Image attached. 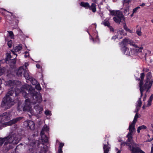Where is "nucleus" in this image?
Masks as SVG:
<instances>
[{"label": "nucleus", "mask_w": 153, "mask_h": 153, "mask_svg": "<svg viewBox=\"0 0 153 153\" xmlns=\"http://www.w3.org/2000/svg\"><path fill=\"white\" fill-rule=\"evenodd\" d=\"M20 93H22L24 97H27V99L25 100L23 106L20 105H18L17 110L19 112L23 110L24 111L30 112L31 114H35L32 108V104L41 102L42 97L39 93H36L34 89L28 85H23L21 88V91L17 87L16 89L14 87L12 88L3 98L1 104V106L4 107L6 109L10 108L14 104L13 101L10 96H12L13 94L17 96Z\"/></svg>", "instance_id": "nucleus-1"}, {"label": "nucleus", "mask_w": 153, "mask_h": 153, "mask_svg": "<svg viewBox=\"0 0 153 153\" xmlns=\"http://www.w3.org/2000/svg\"><path fill=\"white\" fill-rule=\"evenodd\" d=\"M144 76V73H141L140 74V79H138L140 80L139 83V87L141 97L143 95L144 92L145 93L148 91L151 87L153 82V79L152 78V74L151 72H149L147 74L145 80L143 82Z\"/></svg>", "instance_id": "nucleus-2"}, {"label": "nucleus", "mask_w": 153, "mask_h": 153, "mask_svg": "<svg viewBox=\"0 0 153 153\" xmlns=\"http://www.w3.org/2000/svg\"><path fill=\"white\" fill-rule=\"evenodd\" d=\"M127 145L128 146L130 149L132 151V153H145L142 150L139 148L137 147V144L134 143L132 137V140L128 141V138L127 141L126 143Z\"/></svg>", "instance_id": "nucleus-3"}, {"label": "nucleus", "mask_w": 153, "mask_h": 153, "mask_svg": "<svg viewBox=\"0 0 153 153\" xmlns=\"http://www.w3.org/2000/svg\"><path fill=\"white\" fill-rule=\"evenodd\" d=\"M138 111H135L137 112L134 117V118L133 122L129 125L128 129H129V132L127 135V137L128 138V141H131L132 140V133L135 131V125L137 121V119L138 117V115L137 113Z\"/></svg>", "instance_id": "nucleus-4"}, {"label": "nucleus", "mask_w": 153, "mask_h": 153, "mask_svg": "<svg viewBox=\"0 0 153 153\" xmlns=\"http://www.w3.org/2000/svg\"><path fill=\"white\" fill-rule=\"evenodd\" d=\"M117 15L113 18L114 21L117 23H119L120 22H123L124 20V18L123 15L120 12H118Z\"/></svg>", "instance_id": "nucleus-5"}, {"label": "nucleus", "mask_w": 153, "mask_h": 153, "mask_svg": "<svg viewBox=\"0 0 153 153\" xmlns=\"http://www.w3.org/2000/svg\"><path fill=\"white\" fill-rule=\"evenodd\" d=\"M11 115L9 113L6 112L0 115V121L1 123L5 122L10 119Z\"/></svg>", "instance_id": "nucleus-6"}, {"label": "nucleus", "mask_w": 153, "mask_h": 153, "mask_svg": "<svg viewBox=\"0 0 153 153\" xmlns=\"http://www.w3.org/2000/svg\"><path fill=\"white\" fill-rule=\"evenodd\" d=\"M34 140H29V145L26 144L25 146V148L26 149H29V151H30L29 153H32V149L33 146H34L35 144L37 142H36L34 143Z\"/></svg>", "instance_id": "nucleus-7"}, {"label": "nucleus", "mask_w": 153, "mask_h": 153, "mask_svg": "<svg viewBox=\"0 0 153 153\" xmlns=\"http://www.w3.org/2000/svg\"><path fill=\"white\" fill-rule=\"evenodd\" d=\"M117 34L118 35L117 36H113L112 37L111 39L114 40L116 39V38L119 39H121L123 37V36L126 35V33L123 32V30H121L117 31Z\"/></svg>", "instance_id": "nucleus-8"}, {"label": "nucleus", "mask_w": 153, "mask_h": 153, "mask_svg": "<svg viewBox=\"0 0 153 153\" xmlns=\"http://www.w3.org/2000/svg\"><path fill=\"white\" fill-rule=\"evenodd\" d=\"M25 125L27 126L31 130H33L34 129L35 124L34 122L31 120H28L24 122Z\"/></svg>", "instance_id": "nucleus-9"}, {"label": "nucleus", "mask_w": 153, "mask_h": 153, "mask_svg": "<svg viewBox=\"0 0 153 153\" xmlns=\"http://www.w3.org/2000/svg\"><path fill=\"white\" fill-rule=\"evenodd\" d=\"M130 2V0H124L123 1V5L125 9V13H126L128 11L129 3Z\"/></svg>", "instance_id": "nucleus-10"}, {"label": "nucleus", "mask_w": 153, "mask_h": 153, "mask_svg": "<svg viewBox=\"0 0 153 153\" xmlns=\"http://www.w3.org/2000/svg\"><path fill=\"white\" fill-rule=\"evenodd\" d=\"M19 83H20L19 82L14 80H10L6 82V85L10 87L13 86L14 87H18V86L17 85L19 84Z\"/></svg>", "instance_id": "nucleus-11"}, {"label": "nucleus", "mask_w": 153, "mask_h": 153, "mask_svg": "<svg viewBox=\"0 0 153 153\" xmlns=\"http://www.w3.org/2000/svg\"><path fill=\"white\" fill-rule=\"evenodd\" d=\"M23 118V117H19L15 119H14L7 123H6L7 125L8 126H10L13 124L16 123L17 122H19Z\"/></svg>", "instance_id": "nucleus-12"}, {"label": "nucleus", "mask_w": 153, "mask_h": 153, "mask_svg": "<svg viewBox=\"0 0 153 153\" xmlns=\"http://www.w3.org/2000/svg\"><path fill=\"white\" fill-rule=\"evenodd\" d=\"M26 69V66H22L20 67L18 70L16 72V74L18 76H21L25 72Z\"/></svg>", "instance_id": "nucleus-13"}, {"label": "nucleus", "mask_w": 153, "mask_h": 153, "mask_svg": "<svg viewBox=\"0 0 153 153\" xmlns=\"http://www.w3.org/2000/svg\"><path fill=\"white\" fill-rule=\"evenodd\" d=\"M129 42V39L128 38L124 39L122 41L119 43L121 48H123V47H126V46L128 44Z\"/></svg>", "instance_id": "nucleus-14"}, {"label": "nucleus", "mask_w": 153, "mask_h": 153, "mask_svg": "<svg viewBox=\"0 0 153 153\" xmlns=\"http://www.w3.org/2000/svg\"><path fill=\"white\" fill-rule=\"evenodd\" d=\"M129 42H128V44H129L131 46H133L136 48V49H134L135 50L139 52H141L142 50L143 49V48L142 47L140 48L138 47L137 46L135 45V43L132 40H130L129 39Z\"/></svg>", "instance_id": "nucleus-15"}, {"label": "nucleus", "mask_w": 153, "mask_h": 153, "mask_svg": "<svg viewBox=\"0 0 153 153\" xmlns=\"http://www.w3.org/2000/svg\"><path fill=\"white\" fill-rule=\"evenodd\" d=\"M34 109L36 111V112L34 111L33 112L35 113V114L33 115H35L40 114V113L43 111V108L42 106H40L38 105H37L34 107Z\"/></svg>", "instance_id": "nucleus-16"}, {"label": "nucleus", "mask_w": 153, "mask_h": 153, "mask_svg": "<svg viewBox=\"0 0 153 153\" xmlns=\"http://www.w3.org/2000/svg\"><path fill=\"white\" fill-rule=\"evenodd\" d=\"M121 51L124 54L127 56H129L130 54L129 49L127 47H123V48H121Z\"/></svg>", "instance_id": "nucleus-17"}, {"label": "nucleus", "mask_w": 153, "mask_h": 153, "mask_svg": "<svg viewBox=\"0 0 153 153\" xmlns=\"http://www.w3.org/2000/svg\"><path fill=\"white\" fill-rule=\"evenodd\" d=\"M153 99V94H152L150 97L149 100L148 101V103L147 105H144L143 106V108L144 109L145 107H149L151 105V102Z\"/></svg>", "instance_id": "nucleus-18"}, {"label": "nucleus", "mask_w": 153, "mask_h": 153, "mask_svg": "<svg viewBox=\"0 0 153 153\" xmlns=\"http://www.w3.org/2000/svg\"><path fill=\"white\" fill-rule=\"evenodd\" d=\"M22 49V47L21 45H19L18 46H16L14 48V51H11L12 53L13 54L16 55V56H17L16 54L15 53V52H18L20 50H21Z\"/></svg>", "instance_id": "nucleus-19"}, {"label": "nucleus", "mask_w": 153, "mask_h": 153, "mask_svg": "<svg viewBox=\"0 0 153 153\" xmlns=\"http://www.w3.org/2000/svg\"><path fill=\"white\" fill-rule=\"evenodd\" d=\"M49 129V128L46 125L44 126L42 128L41 132V134H44L45 132H48Z\"/></svg>", "instance_id": "nucleus-20"}, {"label": "nucleus", "mask_w": 153, "mask_h": 153, "mask_svg": "<svg viewBox=\"0 0 153 153\" xmlns=\"http://www.w3.org/2000/svg\"><path fill=\"white\" fill-rule=\"evenodd\" d=\"M23 75L27 80H29L30 79L29 72L27 69H26L25 72H24Z\"/></svg>", "instance_id": "nucleus-21"}, {"label": "nucleus", "mask_w": 153, "mask_h": 153, "mask_svg": "<svg viewBox=\"0 0 153 153\" xmlns=\"http://www.w3.org/2000/svg\"><path fill=\"white\" fill-rule=\"evenodd\" d=\"M41 139L43 142L47 143L48 141V138L45 134H41Z\"/></svg>", "instance_id": "nucleus-22"}, {"label": "nucleus", "mask_w": 153, "mask_h": 153, "mask_svg": "<svg viewBox=\"0 0 153 153\" xmlns=\"http://www.w3.org/2000/svg\"><path fill=\"white\" fill-rule=\"evenodd\" d=\"M6 71V69L4 67H0V76L3 75ZM1 80L0 79V84L2 83Z\"/></svg>", "instance_id": "nucleus-23"}, {"label": "nucleus", "mask_w": 153, "mask_h": 153, "mask_svg": "<svg viewBox=\"0 0 153 153\" xmlns=\"http://www.w3.org/2000/svg\"><path fill=\"white\" fill-rule=\"evenodd\" d=\"M108 142H107V144L104 145L103 149H104V153H108L109 151V147L108 146Z\"/></svg>", "instance_id": "nucleus-24"}, {"label": "nucleus", "mask_w": 153, "mask_h": 153, "mask_svg": "<svg viewBox=\"0 0 153 153\" xmlns=\"http://www.w3.org/2000/svg\"><path fill=\"white\" fill-rule=\"evenodd\" d=\"M142 102L141 101L140 98H139L138 100L137 101V103L136 105V109L137 111L139 110V108L141 107Z\"/></svg>", "instance_id": "nucleus-25"}, {"label": "nucleus", "mask_w": 153, "mask_h": 153, "mask_svg": "<svg viewBox=\"0 0 153 153\" xmlns=\"http://www.w3.org/2000/svg\"><path fill=\"white\" fill-rule=\"evenodd\" d=\"M1 9L2 10L4 11V12H6L10 13V14H11V17H10L9 16H7L6 17V19L7 20H9L10 21H11V19H12V18L13 17V16H12V13H11L9 12V11L6 10L4 9H2V8H1Z\"/></svg>", "instance_id": "nucleus-26"}, {"label": "nucleus", "mask_w": 153, "mask_h": 153, "mask_svg": "<svg viewBox=\"0 0 153 153\" xmlns=\"http://www.w3.org/2000/svg\"><path fill=\"white\" fill-rule=\"evenodd\" d=\"M90 9L92 10L93 12H95L96 11V5L94 3H92L91 6L90 7Z\"/></svg>", "instance_id": "nucleus-27"}, {"label": "nucleus", "mask_w": 153, "mask_h": 153, "mask_svg": "<svg viewBox=\"0 0 153 153\" xmlns=\"http://www.w3.org/2000/svg\"><path fill=\"white\" fill-rule=\"evenodd\" d=\"M80 4L81 6H83L87 8L90 7L89 4L88 3H85L83 2H82Z\"/></svg>", "instance_id": "nucleus-28"}, {"label": "nucleus", "mask_w": 153, "mask_h": 153, "mask_svg": "<svg viewBox=\"0 0 153 153\" xmlns=\"http://www.w3.org/2000/svg\"><path fill=\"white\" fill-rule=\"evenodd\" d=\"M48 150V147L46 146L43 145V149H41L40 153H46Z\"/></svg>", "instance_id": "nucleus-29"}, {"label": "nucleus", "mask_w": 153, "mask_h": 153, "mask_svg": "<svg viewBox=\"0 0 153 153\" xmlns=\"http://www.w3.org/2000/svg\"><path fill=\"white\" fill-rule=\"evenodd\" d=\"M146 127L144 125H142L140 126H139L138 127L137 131L138 133H140V130L144 129L146 128Z\"/></svg>", "instance_id": "nucleus-30"}, {"label": "nucleus", "mask_w": 153, "mask_h": 153, "mask_svg": "<svg viewBox=\"0 0 153 153\" xmlns=\"http://www.w3.org/2000/svg\"><path fill=\"white\" fill-rule=\"evenodd\" d=\"M102 24L105 26H107L108 27H109L110 23H109L108 21V19H105L102 23Z\"/></svg>", "instance_id": "nucleus-31"}, {"label": "nucleus", "mask_w": 153, "mask_h": 153, "mask_svg": "<svg viewBox=\"0 0 153 153\" xmlns=\"http://www.w3.org/2000/svg\"><path fill=\"white\" fill-rule=\"evenodd\" d=\"M7 32L8 33V35L10 38L11 39H13L14 38V35L13 32L11 31H7Z\"/></svg>", "instance_id": "nucleus-32"}, {"label": "nucleus", "mask_w": 153, "mask_h": 153, "mask_svg": "<svg viewBox=\"0 0 153 153\" xmlns=\"http://www.w3.org/2000/svg\"><path fill=\"white\" fill-rule=\"evenodd\" d=\"M141 28L140 27L136 31V33L139 36H141L142 35V33L141 32Z\"/></svg>", "instance_id": "nucleus-33"}, {"label": "nucleus", "mask_w": 153, "mask_h": 153, "mask_svg": "<svg viewBox=\"0 0 153 153\" xmlns=\"http://www.w3.org/2000/svg\"><path fill=\"white\" fill-rule=\"evenodd\" d=\"M118 12H120L119 11H115V10H112L110 11V13L113 16H114L117 15V13Z\"/></svg>", "instance_id": "nucleus-34"}, {"label": "nucleus", "mask_w": 153, "mask_h": 153, "mask_svg": "<svg viewBox=\"0 0 153 153\" xmlns=\"http://www.w3.org/2000/svg\"><path fill=\"white\" fill-rule=\"evenodd\" d=\"M45 113L46 115L51 116V112L48 110L45 111Z\"/></svg>", "instance_id": "nucleus-35"}, {"label": "nucleus", "mask_w": 153, "mask_h": 153, "mask_svg": "<svg viewBox=\"0 0 153 153\" xmlns=\"http://www.w3.org/2000/svg\"><path fill=\"white\" fill-rule=\"evenodd\" d=\"M10 62L11 63H10V65H14L16 63V60L15 59H13L10 61Z\"/></svg>", "instance_id": "nucleus-36"}, {"label": "nucleus", "mask_w": 153, "mask_h": 153, "mask_svg": "<svg viewBox=\"0 0 153 153\" xmlns=\"http://www.w3.org/2000/svg\"><path fill=\"white\" fill-rule=\"evenodd\" d=\"M36 88L38 90H41V88L39 84H37L35 86Z\"/></svg>", "instance_id": "nucleus-37"}, {"label": "nucleus", "mask_w": 153, "mask_h": 153, "mask_svg": "<svg viewBox=\"0 0 153 153\" xmlns=\"http://www.w3.org/2000/svg\"><path fill=\"white\" fill-rule=\"evenodd\" d=\"M7 45L9 48H11L12 45V42L11 40L9 41L8 42Z\"/></svg>", "instance_id": "nucleus-38"}, {"label": "nucleus", "mask_w": 153, "mask_h": 153, "mask_svg": "<svg viewBox=\"0 0 153 153\" xmlns=\"http://www.w3.org/2000/svg\"><path fill=\"white\" fill-rule=\"evenodd\" d=\"M140 7H137L136 8H134L133 10V13H136L137 11V10L140 8Z\"/></svg>", "instance_id": "nucleus-39"}, {"label": "nucleus", "mask_w": 153, "mask_h": 153, "mask_svg": "<svg viewBox=\"0 0 153 153\" xmlns=\"http://www.w3.org/2000/svg\"><path fill=\"white\" fill-rule=\"evenodd\" d=\"M32 84L33 85H36L37 84V81L35 79H33L31 82Z\"/></svg>", "instance_id": "nucleus-40"}, {"label": "nucleus", "mask_w": 153, "mask_h": 153, "mask_svg": "<svg viewBox=\"0 0 153 153\" xmlns=\"http://www.w3.org/2000/svg\"><path fill=\"white\" fill-rule=\"evenodd\" d=\"M64 146V143H60L59 146V149H62V147Z\"/></svg>", "instance_id": "nucleus-41"}, {"label": "nucleus", "mask_w": 153, "mask_h": 153, "mask_svg": "<svg viewBox=\"0 0 153 153\" xmlns=\"http://www.w3.org/2000/svg\"><path fill=\"white\" fill-rule=\"evenodd\" d=\"M6 56L7 58L8 59L11 58V57L10 55V53H6Z\"/></svg>", "instance_id": "nucleus-42"}, {"label": "nucleus", "mask_w": 153, "mask_h": 153, "mask_svg": "<svg viewBox=\"0 0 153 153\" xmlns=\"http://www.w3.org/2000/svg\"><path fill=\"white\" fill-rule=\"evenodd\" d=\"M25 57L26 58L28 56H29V54L28 53V52H25Z\"/></svg>", "instance_id": "nucleus-43"}, {"label": "nucleus", "mask_w": 153, "mask_h": 153, "mask_svg": "<svg viewBox=\"0 0 153 153\" xmlns=\"http://www.w3.org/2000/svg\"><path fill=\"white\" fill-rule=\"evenodd\" d=\"M57 153H62V149L59 148Z\"/></svg>", "instance_id": "nucleus-44"}, {"label": "nucleus", "mask_w": 153, "mask_h": 153, "mask_svg": "<svg viewBox=\"0 0 153 153\" xmlns=\"http://www.w3.org/2000/svg\"><path fill=\"white\" fill-rule=\"evenodd\" d=\"M124 29L127 31H128L129 29H128L127 27L125 25L124 27Z\"/></svg>", "instance_id": "nucleus-45"}, {"label": "nucleus", "mask_w": 153, "mask_h": 153, "mask_svg": "<svg viewBox=\"0 0 153 153\" xmlns=\"http://www.w3.org/2000/svg\"><path fill=\"white\" fill-rule=\"evenodd\" d=\"M109 27V29L111 31H114V29L112 27L110 26V25Z\"/></svg>", "instance_id": "nucleus-46"}, {"label": "nucleus", "mask_w": 153, "mask_h": 153, "mask_svg": "<svg viewBox=\"0 0 153 153\" xmlns=\"http://www.w3.org/2000/svg\"><path fill=\"white\" fill-rule=\"evenodd\" d=\"M36 66V67L37 68H41V66H40V65H39L37 64Z\"/></svg>", "instance_id": "nucleus-47"}, {"label": "nucleus", "mask_w": 153, "mask_h": 153, "mask_svg": "<svg viewBox=\"0 0 153 153\" xmlns=\"http://www.w3.org/2000/svg\"><path fill=\"white\" fill-rule=\"evenodd\" d=\"M96 34H97V35H96V37H95L94 36V38H96L97 39L98 41V40H99V39H98V35H97V33H96Z\"/></svg>", "instance_id": "nucleus-48"}, {"label": "nucleus", "mask_w": 153, "mask_h": 153, "mask_svg": "<svg viewBox=\"0 0 153 153\" xmlns=\"http://www.w3.org/2000/svg\"><path fill=\"white\" fill-rule=\"evenodd\" d=\"M145 5V4L143 3L142 4L140 5V6L142 7H143Z\"/></svg>", "instance_id": "nucleus-49"}, {"label": "nucleus", "mask_w": 153, "mask_h": 153, "mask_svg": "<svg viewBox=\"0 0 153 153\" xmlns=\"http://www.w3.org/2000/svg\"><path fill=\"white\" fill-rule=\"evenodd\" d=\"M151 153H153V146H152L151 148Z\"/></svg>", "instance_id": "nucleus-50"}, {"label": "nucleus", "mask_w": 153, "mask_h": 153, "mask_svg": "<svg viewBox=\"0 0 153 153\" xmlns=\"http://www.w3.org/2000/svg\"><path fill=\"white\" fill-rule=\"evenodd\" d=\"M146 95H145V96L144 97V98H143V101H145V100H146Z\"/></svg>", "instance_id": "nucleus-51"}, {"label": "nucleus", "mask_w": 153, "mask_h": 153, "mask_svg": "<svg viewBox=\"0 0 153 153\" xmlns=\"http://www.w3.org/2000/svg\"><path fill=\"white\" fill-rule=\"evenodd\" d=\"M128 31L130 33H132V30H130V29H129Z\"/></svg>", "instance_id": "nucleus-52"}, {"label": "nucleus", "mask_w": 153, "mask_h": 153, "mask_svg": "<svg viewBox=\"0 0 153 153\" xmlns=\"http://www.w3.org/2000/svg\"><path fill=\"white\" fill-rule=\"evenodd\" d=\"M117 153H120V150L118 151Z\"/></svg>", "instance_id": "nucleus-53"}, {"label": "nucleus", "mask_w": 153, "mask_h": 153, "mask_svg": "<svg viewBox=\"0 0 153 153\" xmlns=\"http://www.w3.org/2000/svg\"><path fill=\"white\" fill-rule=\"evenodd\" d=\"M93 1H94L95 2H96V0H92Z\"/></svg>", "instance_id": "nucleus-54"}, {"label": "nucleus", "mask_w": 153, "mask_h": 153, "mask_svg": "<svg viewBox=\"0 0 153 153\" xmlns=\"http://www.w3.org/2000/svg\"><path fill=\"white\" fill-rule=\"evenodd\" d=\"M133 13H132V14L131 15V16H133Z\"/></svg>", "instance_id": "nucleus-55"}, {"label": "nucleus", "mask_w": 153, "mask_h": 153, "mask_svg": "<svg viewBox=\"0 0 153 153\" xmlns=\"http://www.w3.org/2000/svg\"><path fill=\"white\" fill-rule=\"evenodd\" d=\"M28 65L27 64V65H26V64L25 65V66H26V67L27 65Z\"/></svg>", "instance_id": "nucleus-56"}, {"label": "nucleus", "mask_w": 153, "mask_h": 153, "mask_svg": "<svg viewBox=\"0 0 153 153\" xmlns=\"http://www.w3.org/2000/svg\"><path fill=\"white\" fill-rule=\"evenodd\" d=\"M148 53H150V51H148Z\"/></svg>", "instance_id": "nucleus-57"}, {"label": "nucleus", "mask_w": 153, "mask_h": 153, "mask_svg": "<svg viewBox=\"0 0 153 153\" xmlns=\"http://www.w3.org/2000/svg\"><path fill=\"white\" fill-rule=\"evenodd\" d=\"M116 149L117 150H118V149H117V148H116Z\"/></svg>", "instance_id": "nucleus-58"}, {"label": "nucleus", "mask_w": 153, "mask_h": 153, "mask_svg": "<svg viewBox=\"0 0 153 153\" xmlns=\"http://www.w3.org/2000/svg\"><path fill=\"white\" fill-rule=\"evenodd\" d=\"M42 146H43V145L45 146V145H43V144H42Z\"/></svg>", "instance_id": "nucleus-59"}, {"label": "nucleus", "mask_w": 153, "mask_h": 153, "mask_svg": "<svg viewBox=\"0 0 153 153\" xmlns=\"http://www.w3.org/2000/svg\"><path fill=\"white\" fill-rule=\"evenodd\" d=\"M92 39H93V42H94V39H93V38Z\"/></svg>", "instance_id": "nucleus-60"}, {"label": "nucleus", "mask_w": 153, "mask_h": 153, "mask_svg": "<svg viewBox=\"0 0 153 153\" xmlns=\"http://www.w3.org/2000/svg\"><path fill=\"white\" fill-rule=\"evenodd\" d=\"M25 48H27V47L26 46H25Z\"/></svg>", "instance_id": "nucleus-61"}, {"label": "nucleus", "mask_w": 153, "mask_h": 153, "mask_svg": "<svg viewBox=\"0 0 153 153\" xmlns=\"http://www.w3.org/2000/svg\"><path fill=\"white\" fill-rule=\"evenodd\" d=\"M44 101H46V100H44Z\"/></svg>", "instance_id": "nucleus-62"}, {"label": "nucleus", "mask_w": 153, "mask_h": 153, "mask_svg": "<svg viewBox=\"0 0 153 153\" xmlns=\"http://www.w3.org/2000/svg\"><path fill=\"white\" fill-rule=\"evenodd\" d=\"M152 127H153V126H152Z\"/></svg>", "instance_id": "nucleus-63"}]
</instances>
